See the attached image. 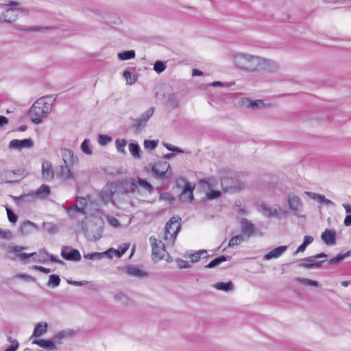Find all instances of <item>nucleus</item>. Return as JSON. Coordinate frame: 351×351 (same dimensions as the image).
<instances>
[{
  "instance_id": "obj_42",
  "label": "nucleus",
  "mask_w": 351,
  "mask_h": 351,
  "mask_svg": "<svg viewBox=\"0 0 351 351\" xmlns=\"http://www.w3.org/2000/svg\"><path fill=\"white\" fill-rule=\"evenodd\" d=\"M127 145V141L124 138H118L116 140V147L117 151L121 153H125V147Z\"/></svg>"
},
{
  "instance_id": "obj_9",
  "label": "nucleus",
  "mask_w": 351,
  "mask_h": 351,
  "mask_svg": "<svg viewBox=\"0 0 351 351\" xmlns=\"http://www.w3.org/2000/svg\"><path fill=\"white\" fill-rule=\"evenodd\" d=\"M180 183L184 184V186L183 191L180 196V199L182 202H191L193 199V189L194 186H193L190 182H189L184 178H180L176 180V184L178 186H180Z\"/></svg>"
},
{
  "instance_id": "obj_27",
  "label": "nucleus",
  "mask_w": 351,
  "mask_h": 351,
  "mask_svg": "<svg viewBox=\"0 0 351 351\" xmlns=\"http://www.w3.org/2000/svg\"><path fill=\"white\" fill-rule=\"evenodd\" d=\"M65 210H66L67 214L71 217H75L76 213H80L82 215H86V213L84 207H79L77 204H74L71 206L65 207Z\"/></svg>"
},
{
  "instance_id": "obj_54",
  "label": "nucleus",
  "mask_w": 351,
  "mask_h": 351,
  "mask_svg": "<svg viewBox=\"0 0 351 351\" xmlns=\"http://www.w3.org/2000/svg\"><path fill=\"white\" fill-rule=\"evenodd\" d=\"M221 195V192L219 191H212L206 193V197L208 199H213L219 197Z\"/></svg>"
},
{
  "instance_id": "obj_45",
  "label": "nucleus",
  "mask_w": 351,
  "mask_h": 351,
  "mask_svg": "<svg viewBox=\"0 0 351 351\" xmlns=\"http://www.w3.org/2000/svg\"><path fill=\"white\" fill-rule=\"evenodd\" d=\"M158 145V141L155 140H145L144 147L146 149H154Z\"/></svg>"
},
{
  "instance_id": "obj_20",
  "label": "nucleus",
  "mask_w": 351,
  "mask_h": 351,
  "mask_svg": "<svg viewBox=\"0 0 351 351\" xmlns=\"http://www.w3.org/2000/svg\"><path fill=\"white\" fill-rule=\"evenodd\" d=\"M61 154L62 157V160L64 162V165H73L75 160H77V158H75L73 156V152L72 150L63 148L61 149Z\"/></svg>"
},
{
  "instance_id": "obj_50",
  "label": "nucleus",
  "mask_w": 351,
  "mask_h": 351,
  "mask_svg": "<svg viewBox=\"0 0 351 351\" xmlns=\"http://www.w3.org/2000/svg\"><path fill=\"white\" fill-rule=\"evenodd\" d=\"M0 238L10 240L12 238V233L9 230H3L0 228Z\"/></svg>"
},
{
  "instance_id": "obj_43",
  "label": "nucleus",
  "mask_w": 351,
  "mask_h": 351,
  "mask_svg": "<svg viewBox=\"0 0 351 351\" xmlns=\"http://www.w3.org/2000/svg\"><path fill=\"white\" fill-rule=\"evenodd\" d=\"M123 75L125 77L128 83L130 84H132L136 81V77L135 75H132V73L129 71H125Z\"/></svg>"
},
{
  "instance_id": "obj_29",
  "label": "nucleus",
  "mask_w": 351,
  "mask_h": 351,
  "mask_svg": "<svg viewBox=\"0 0 351 351\" xmlns=\"http://www.w3.org/2000/svg\"><path fill=\"white\" fill-rule=\"evenodd\" d=\"M47 330V324L45 322L38 323L34 328L33 336L40 337L46 333Z\"/></svg>"
},
{
  "instance_id": "obj_53",
  "label": "nucleus",
  "mask_w": 351,
  "mask_h": 351,
  "mask_svg": "<svg viewBox=\"0 0 351 351\" xmlns=\"http://www.w3.org/2000/svg\"><path fill=\"white\" fill-rule=\"evenodd\" d=\"M160 199L169 202H172L174 200V197L167 192L162 193L160 195Z\"/></svg>"
},
{
  "instance_id": "obj_12",
  "label": "nucleus",
  "mask_w": 351,
  "mask_h": 351,
  "mask_svg": "<svg viewBox=\"0 0 351 351\" xmlns=\"http://www.w3.org/2000/svg\"><path fill=\"white\" fill-rule=\"evenodd\" d=\"M116 192V187L113 183L107 184L105 187L103 188L100 197L103 202L106 204L113 201V196Z\"/></svg>"
},
{
  "instance_id": "obj_36",
  "label": "nucleus",
  "mask_w": 351,
  "mask_h": 351,
  "mask_svg": "<svg viewBox=\"0 0 351 351\" xmlns=\"http://www.w3.org/2000/svg\"><path fill=\"white\" fill-rule=\"evenodd\" d=\"M244 241V236L242 234H238L237 236L232 237L228 243V247H232L235 245H238Z\"/></svg>"
},
{
  "instance_id": "obj_38",
  "label": "nucleus",
  "mask_w": 351,
  "mask_h": 351,
  "mask_svg": "<svg viewBox=\"0 0 351 351\" xmlns=\"http://www.w3.org/2000/svg\"><path fill=\"white\" fill-rule=\"evenodd\" d=\"M60 284V278L56 274H51L49 276V279L47 282V286L49 287H56Z\"/></svg>"
},
{
  "instance_id": "obj_32",
  "label": "nucleus",
  "mask_w": 351,
  "mask_h": 351,
  "mask_svg": "<svg viewBox=\"0 0 351 351\" xmlns=\"http://www.w3.org/2000/svg\"><path fill=\"white\" fill-rule=\"evenodd\" d=\"M214 287L218 290L229 291L233 290L234 285L231 281L228 282H220L215 284Z\"/></svg>"
},
{
  "instance_id": "obj_61",
  "label": "nucleus",
  "mask_w": 351,
  "mask_h": 351,
  "mask_svg": "<svg viewBox=\"0 0 351 351\" xmlns=\"http://www.w3.org/2000/svg\"><path fill=\"white\" fill-rule=\"evenodd\" d=\"M42 252H45V254L49 256L50 261L51 262H53V263H60L62 264V261H60V259H58V257L53 256V254H49L47 252V251H45V250H43Z\"/></svg>"
},
{
  "instance_id": "obj_63",
  "label": "nucleus",
  "mask_w": 351,
  "mask_h": 351,
  "mask_svg": "<svg viewBox=\"0 0 351 351\" xmlns=\"http://www.w3.org/2000/svg\"><path fill=\"white\" fill-rule=\"evenodd\" d=\"M313 237L311 236H305L304 238L303 243L306 246L313 241Z\"/></svg>"
},
{
  "instance_id": "obj_31",
  "label": "nucleus",
  "mask_w": 351,
  "mask_h": 351,
  "mask_svg": "<svg viewBox=\"0 0 351 351\" xmlns=\"http://www.w3.org/2000/svg\"><path fill=\"white\" fill-rule=\"evenodd\" d=\"M351 256V250H348L346 253L339 254L337 256L330 258L328 261L329 264L331 265H337L341 261H342L344 258L349 257Z\"/></svg>"
},
{
  "instance_id": "obj_7",
  "label": "nucleus",
  "mask_w": 351,
  "mask_h": 351,
  "mask_svg": "<svg viewBox=\"0 0 351 351\" xmlns=\"http://www.w3.org/2000/svg\"><path fill=\"white\" fill-rule=\"evenodd\" d=\"M149 241L152 248L153 259H162L167 253L163 242L156 239L154 236L149 237Z\"/></svg>"
},
{
  "instance_id": "obj_16",
  "label": "nucleus",
  "mask_w": 351,
  "mask_h": 351,
  "mask_svg": "<svg viewBox=\"0 0 351 351\" xmlns=\"http://www.w3.org/2000/svg\"><path fill=\"white\" fill-rule=\"evenodd\" d=\"M10 251L15 254L16 258L20 259L24 263L29 261L28 254L22 252L23 250H26L27 247L21 245H10Z\"/></svg>"
},
{
  "instance_id": "obj_26",
  "label": "nucleus",
  "mask_w": 351,
  "mask_h": 351,
  "mask_svg": "<svg viewBox=\"0 0 351 351\" xmlns=\"http://www.w3.org/2000/svg\"><path fill=\"white\" fill-rule=\"evenodd\" d=\"M312 199L317 201L318 202L321 204H324L326 206H333L334 203L330 200L326 198V197L324 195L318 194V193H314L311 192H307L306 193Z\"/></svg>"
},
{
  "instance_id": "obj_3",
  "label": "nucleus",
  "mask_w": 351,
  "mask_h": 351,
  "mask_svg": "<svg viewBox=\"0 0 351 351\" xmlns=\"http://www.w3.org/2000/svg\"><path fill=\"white\" fill-rule=\"evenodd\" d=\"M19 3L15 1H11L8 4H2V6H10L3 14V21L12 23L19 16V14H27L28 10L26 8H18Z\"/></svg>"
},
{
  "instance_id": "obj_56",
  "label": "nucleus",
  "mask_w": 351,
  "mask_h": 351,
  "mask_svg": "<svg viewBox=\"0 0 351 351\" xmlns=\"http://www.w3.org/2000/svg\"><path fill=\"white\" fill-rule=\"evenodd\" d=\"M16 278L23 279L26 281H36V279L34 277H32L25 274H19L16 275Z\"/></svg>"
},
{
  "instance_id": "obj_39",
  "label": "nucleus",
  "mask_w": 351,
  "mask_h": 351,
  "mask_svg": "<svg viewBox=\"0 0 351 351\" xmlns=\"http://www.w3.org/2000/svg\"><path fill=\"white\" fill-rule=\"evenodd\" d=\"M135 56V52L133 50L126 51L118 54V57L121 60H130Z\"/></svg>"
},
{
  "instance_id": "obj_8",
  "label": "nucleus",
  "mask_w": 351,
  "mask_h": 351,
  "mask_svg": "<svg viewBox=\"0 0 351 351\" xmlns=\"http://www.w3.org/2000/svg\"><path fill=\"white\" fill-rule=\"evenodd\" d=\"M138 186L143 189L145 191L152 193L154 190L152 185L148 182L145 179L137 178V179L132 178L131 183L128 192L131 193H139Z\"/></svg>"
},
{
  "instance_id": "obj_60",
  "label": "nucleus",
  "mask_w": 351,
  "mask_h": 351,
  "mask_svg": "<svg viewBox=\"0 0 351 351\" xmlns=\"http://www.w3.org/2000/svg\"><path fill=\"white\" fill-rule=\"evenodd\" d=\"M108 223L112 226L113 227H119L120 226V223L119 220L114 217H108Z\"/></svg>"
},
{
  "instance_id": "obj_2",
  "label": "nucleus",
  "mask_w": 351,
  "mask_h": 351,
  "mask_svg": "<svg viewBox=\"0 0 351 351\" xmlns=\"http://www.w3.org/2000/svg\"><path fill=\"white\" fill-rule=\"evenodd\" d=\"M180 217H172L165 227V240L169 241L173 244L181 229Z\"/></svg>"
},
{
  "instance_id": "obj_33",
  "label": "nucleus",
  "mask_w": 351,
  "mask_h": 351,
  "mask_svg": "<svg viewBox=\"0 0 351 351\" xmlns=\"http://www.w3.org/2000/svg\"><path fill=\"white\" fill-rule=\"evenodd\" d=\"M15 171L13 170H6L1 173L0 176L5 182H12L15 178Z\"/></svg>"
},
{
  "instance_id": "obj_14",
  "label": "nucleus",
  "mask_w": 351,
  "mask_h": 351,
  "mask_svg": "<svg viewBox=\"0 0 351 351\" xmlns=\"http://www.w3.org/2000/svg\"><path fill=\"white\" fill-rule=\"evenodd\" d=\"M34 145V142L31 138L23 140L13 139L9 143V148L11 149L21 150L23 149H29Z\"/></svg>"
},
{
  "instance_id": "obj_51",
  "label": "nucleus",
  "mask_w": 351,
  "mask_h": 351,
  "mask_svg": "<svg viewBox=\"0 0 351 351\" xmlns=\"http://www.w3.org/2000/svg\"><path fill=\"white\" fill-rule=\"evenodd\" d=\"M206 253V251H199L198 252L192 254L190 255V259L192 263H196L199 261L201 258V255L202 254Z\"/></svg>"
},
{
  "instance_id": "obj_5",
  "label": "nucleus",
  "mask_w": 351,
  "mask_h": 351,
  "mask_svg": "<svg viewBox=\"0 0 351 351\" xmlns=\"http://www.w3.org/2000/svg\"><path fill=\"white\" fill-rule=\"evenodd\" d=\"M258 56L249 54L239 53L235 56L234 62L237 66L243 69H253L254 66L251 63L258 61Z\"/></svg>"
},
{
  "instance_id": "obj_22",
  "label": "nucleus",
  "mask_w": 351,
  "mask_h": 351,
  "mask_svg": "<svg viewBox=\"0 0 351 351\" xmlns=\"http://www.w3.org/2000/svg\"><path fill=\"white\" fill-rule=\"evenodd\" d=\"M287 249L286 245H281L271 250L269 253L266 254L264 256L265 260H270L280 257Z\"/></svg>"
},
{
  "instance_id": "obj_55",
  "label": "nucleus",
  "mask_w": 351,
  "mask_h": 351,
  "mask_svg": "<svg viewBox=\"0 0 351 351\" xmlns=\"http://www.w3.org/2000/svg\"><path fill=\"white\" fill-rule=\"evenodd\" d=\"M146 122H143L140 118L135 119V122L133 124V128L136 130H140L141 127H144L146 125Z\"/></svg>"
},
{
  "instance_id": "obj_21",
  "label": "nucleus",
  "mask_w": 351,
  "mask_h": 351,
  "mask_svg": "<svg viewBox=\"0 0 351 351\" xmlns=\"http://www.w3.org/2000/svg\"><path fill=\"white\" fill-rule=\"evenodd\" d=\"M36 199H45L51 193L50 188L47 184H42L36 191L33 193Z\"/></svg>"
},
{
  "instance_id": "obj_15",
  "label": "nucleus",
  "mask_w": 351,
  "mask_h": 351,
  "mask_svg": "<svg viewBox=\"0 0 351 351\" xmlns=\"http://www.w3.org/2000/svg\"><path fill=\"white\" fill-rule=\"evenodd\" d=\"M240 223L242 235L250 238L255 234L256 227L251 221L246 218H242Z\"/></svg>"
},
{
  "instance_id": "obj_4",
  "label": "nucleus",
  "mask_w": 351,
  "mask_h": 351,
  "mask_svg": "<svg viewBox=\"0 0 351 351\" xmlns=\"http://www.w3.org/2000/svg\"><path fill=\"white\" fill-rule=\"evenodd\" d=\"M152 171L154 176L160 180L165 177L170 178L172 176L170 164L165 160L156 162L152 167Z\"/></svg>"
},
{
  "instance_id": "obj_49",
  "label": "nucleus",
  "mask_w": 351,
  "mask_h": 351,
  "mask_svg": "<svg viewBox=\"0 0 351 351\" xmlns=\"http://www.w3.org/2000/svg\"><path fill=\"white\" fill-rule=\"evenodd\" d=\"M298 280L305 285L314 287L318 286V282L316 280H313L307 278H298Z\"/></svg>"
},
{
  "instance_id": "obj_46",
  "label": "nucleus",
  "mask_w": 351,
  "mask_h": 351,
  "mask_svg": "<svg viewBox=\"0 0 351 351\" xmlns=\"http://www.w3.org/2000/svg\"><path fill=\"white\" fill-rule=\"evenodd\" d=\"M89 145H90L89 139H85L81 145V149H82V152L86 154H90L92 153V151L89 147Z\"/></svg>"
},
{
  "instance_id": "obj_23",
  "label": "nucleus",
  "mask_w": 351,
  "mask_h": 351,
  "mask_svg": "<svg viewBox=\"0 0 351 351\" xmlns=\"http://www.w3.org/2000/svg\"><path fill=\"white\" fill-rule=\"evenodd\" d=\"M33 344H36L47 350L53 351L56 350V346L51 340L46 339H34L32 341Z\"/></svg>"
},
{
  "instance_id": "obj_44",
  "label": "nucleus",
  "mask_w": 351,
  "mask_h": 351,
  "mask_svg": "<svg viewBox=\"0 0 351 351\" xmlns=\"http://www.w3.org/2000/svg\"><path fill=\"white\" fill-rule=\"evenodd\" d=\"M166 69V65L164 62L161 61H156L154 66V71L158 73H160L163 72Z\"/></svg>"
},
{
  "instance_id": "obj_57",
  "label": "nucleus",
  "mask_w": 351,
  "mask_h": 351,
  "mask_svg": "<svg viewBox=\"0 0 351 351\" xmlns=\"http://www.w3.org/2000/svg\"><path fill=\"white\" fill-rule=\"evenodd\" d=\"M111 141V138L107 135H99V142L101 145H106Z\"/></svg>"
},
{
  "instance_id": "obj_19",
  "label": "nucleus",
  "mask_w": 351,
  "mask_h": 351,
  "mask_svg": "<svg viewBox=\"0 0 351 351\" xmlns=\"http://www.w3.org/2000/svg\"><path fill=\"white\" fill-rule=\"evenodd\" d=\"M322 239L328 245H333L336 243V232L334 230L326 229L321 235Z\"/></svg>"
},
{
  "instance_id": "obj_58",
  "label": "nucleus",
  "mask_w": 351,
  "mask_h": 351,
  "mask_svg": "<svg viewBox=\"0 0 351 351\" xmlns=\"http://www.w3.org/2000/svg\"><path fill=\"white\" fill-rule=\"evenodd\" d=\"M264 106V103L261 100H256V101H250V106L252 108H259Z\"/></svg>"
},
{
  "instance_id": "obj_41",
  "label": "nucleus",
  "mask_w": 351,
  "mask_h": 351,
  "mask_svg": "<svg viewBox=\"0 0 351 351\" xmlns=\"http://www.w3.org/2000/svg\"><path fill=\"white\" fill-rule=\"evenodd\" d=\"M154 112V108L151 107L147 110H146L144 113H143L139 117L143 122H147L148 120L152 117Z\"/></svg>"
},
{
  "instance_id": "obj_62",
  "label": "nucleus",
  "mask_w": 351,
  "mask_h": 351,
  "mask_svg": "<svg viewBox=\"0 0 351 351\" xmlns=\"http://www.w3.org/2000/svg\"><path fill=\"white\" fill-rule=\"evenodd\" d=\"M178 264L180 268H188L190 267V264L188 261L184 260H178Z\"/></svg>"
},
{
  "instance_id": "obj_48",
  "label": "nucleus",
  "mask_w": 351,
  "mask_h": 351,
  "mask_svg": "<svg viewBox=\"0 0 351 351\" xmlns=\"http://www.w3.org/2000/svg\"><path fill=\"white\" fill-rule=\"evenodd\" d=\"M8 218L10 222L15 223L17 221V215L9 208H6Z\"/></svg>"
},
{
  "instance_id": "obj_18",
  "label": "nucleus",
  "mask_w": 351,
  "mask_h": 351,
  "mask_svg": "<svg viewBox=\"0 0 351 351\" xmlns=\"http://www.w3.org/2000/svg\"><path fill=\"white\" fill-rule=\"evenodd\" d=\"M36 230H38V226L36 223L26 220L21 225L19 232L22 235H28L33 233Z\"/></svg>"
},
{
  "instance_id": "obj_35",
  "label": "nucleus",
  "mask_w": 351,
  "mask_h": 351,
  "mask_svg": "<svg viewBox=\"0 0 351 351\" xmlns=\"http://www.w3.org/2000/svg\"><path fill=\"white\" fill-rule=\"evenodd\" d=\"M126 272L128 275L132 276L143 277L146 276V274L143 272L142 270L133 266H129L127 268Z\"/></svg>"
},
{
  "instance_id": "obj_11",
  "label": "nucleus",
  "mask_w": 351,
  "mask_h": 351,
  "mask_svg": "<svg viewBox=\"0 0 351 351\" xmlns=\"http://www.w3.org/2000/svg\"><path fill=\"white\" fill-rule=\"evenodd\" d=\"M287 202L289 209L295 216L298 217H304L300 214L302 208V203L298 196L289 194L287 197Z\"/></svg>"
},
{
  "instance_id": "obj_1",
  "label": "nucleus",
  "mask_w": 351,
  "mask_h": 351,
  "mask_svg": "<svg viewBox=\"0 0 351 351\" xmlns=\"http://www.w3.org/2000/svg\"><path fill=\"white\" fill-rule=\"evenodd\" d=\"M51 111V105L45 101V97L36 100L29 110V117L35 124H39Z\"/></svg>"
},
{
  "instance_id": "obj_34",
  "label": "nucleus",
  "mask_w": 351,
  "mask_h": 351,
  "mask_svg": "<svg viewBox=\"0 0 351 351\" xmlns=\"http://www.w3.org/2000/svg\"><path fill=\"white\" fill-rule=\"evenodd\" d=\"M228 258H230L229 256H226L224 255H221L219 257L215 258L213 261H211L206 266V268H213L216 266L219 265L223 262L226 261Z\"/></svg>"
},
{
  "instance_id": "obj_64",
  "label": "nucleus",
  "mask_w": 351,
  "mask_h": 351,
  "mask_svg": "<svg viewBox=\"0 0 351 351\" xmlns=\"http://www.w3.org/2000/svg\"><path fill=\"white\" fill-rule=\"evenodd\" d=\"M343 223L346 226H351V215H348L346 217Z\"/></svg>"
},
{
  "instance_id": "obj_25",
  "label": "nucleus",
  "mask_w": 351,
  "mask_h": 351,
  "mask_svg": "<svg viewBox=\"0 0 351 351\" xmlns=\"http://www.w3.org/2000/svg\"><path fill=\"white\" fill-rule=\"evenodd\" d=\"M35 200V195L33 193L23 194L15 198V202L21 205L33 203Z\"/></svg>"
},
{
  "instance_id": "obj_10",
  "label": "nucleus",
  "mask_w": 351,
  "mask_h": 351,
  "mask_svg": "<svg viewBox=\"0 0 351 351\" xmlns=\"http://www.w3.org/2000/svg\"><path fill=\"white\" fill-rule=\"evenodd\" d=\"M327 255L324 253H319L315 256H311L302 259V263L300 264L301 267H305V268H319L321 267L322 263L324 261H316V258H326Z\"/></svg>"
},
{
  "instance_id": "obj_28",
  "label": "nucleus",
  "mask_w": 351,
  "mask_h": 351,
  "mask_svg": "<svg viewBox=\"0 0 351 351\" xmlns=\"http://www.w3.org/2000/svg\"><path fill=\"white\" fill-rule=\"evenodd\" d=\"M260 210L267 217H276L278 214V211L277 209H273L271 207L267 206L265 204H263L260 206Z\"/></svg>"
},
{
  "instance_id": "obj_59",
  "label": "nucleus",
  "mask_w": 351,
  "mask_h": 351,
  "mask_svg": "<svg viewBox=\"0 0 351 351\" xmlns=\"http://www.w3.org/2000/svg\"><path fill=\"white\" fill-rule=\"evenodd\" d=\"M32 269L40 271L44 274H49L51 271V270L49 268H45L43 266H38V265H33L32 267Z\"/></svg>"
},
{
  "instance_id": "obj_6",
  "label": "nucleus",
  "mask_w": 351,
  "mask_h": 351,
  "mask_svg": "<svg viewBox=\"0 0 351 351\" xmlns=\"http://www.w3.org/2000/svg\"><path fill=\"white\" fill-rule=\"evenodd\" d=\"M221 184L225 191H238L245 186L243 182L239 181L234 177H223L221 180Z\"/></svg>"
},
{
  "instance_id": "obj_30",
  "label": "nucleus",
  "mask_w": 351,
  "mask_h": 351,
  "mask_svg": "<svg viewBox=\"0 0 351 351\" xmlns=\"http://www.w3.org/2000/svg\"><path fill=\"white\" fill-rule=\"evenodd\" d=\"M167 106L171 109H176L179 106L178 98L174 93L167 96Z\"/></svg>"
},
{
  "instance_id": "obj_13",
  "label": "nucleus",
  "mask_w": 351,
  "mask_h": 351,
  "mask_svg": "<svg viewBox=\"0 0 351 351\" xmlns=\"http://www.w3.org/2000/svg\"><path fill=\"white\" fill-rule=\"evenodd\" d=\"M61 256L67 261H79L81 260L79 250L69 246H64L62 248Z\"/></svg>"
},
{
  "instance_id": "obj_37",
  "label": "nucleus",
  "mask_w": 351,
  "mask_h": 351,
  "mask_svg": "<svg viewBox=\"0 0 351 351\" xmlns=\"http://www.w3.org/2000/svg\"><path fill=\"white\" fill-rule=\"evenodd\" d=\"M129 150L134 158H140V147L137 143H132L129 145Z\"/></svg>"
},
{
  "instance_id": "obj_24",
  "label": "nucleus",
  "mask_w": 351,
  "mask_h": 351,
  "mask_svg": "<svg viewBox=\"0 0 351 351\" xmlns=\"http://www.w3.org/2000/svg\"><path fill=\"white\" fill-rule=\"evenodd\" d=\"M69 166L64 165L60 167V171L58 173L59 178L65 180L74 178V175L71 171Z\"/></svg>"
},
{
  "instance_id": "obj_52",
  "label": "nucleus",
  "mask_w": 351,
  "mask_h": 351,
  "mask_svg": "<svg viewBox=\"0 0 351 351\" xmlns=\"http://www.w3.org/2000/svg\"><path fill=\"white\" fill-rule=\"evenodd\" d=\"M129 247V244H124L123 246H119L117 250H116V253L118 257H121L122 255L125 254V252L128 250Z\"/></svg>"
},
{
  "instance_id": "obj_17",
  "label": "nucleus",
  "mask_w": 351,
  "mask_h": 351,
  "mask_svg": "<svg viewBox=\"0 0 351 351\" xmlns=\"http://www.w3.org/2000/svg\"><path fill=\"white\" fill-rule=\"evenodd\" d=\"M42 176L45 180H51L54 176V171L51 162L45 160L42 163Z\"/></svg>"
},
{
  "instance_id": "obj_40",
  "label": "nucleus",
  "mask_w": 351,
  "mask_h": 351,
  "mask_svg": "<svg viewBox=\"0 0 351 351\" xmlns=\"http://www.w3.org/2000/svg\"><path fill=\"white\" fill-rule=\"evenodd\" d=\"M109 251L110 250L106 251L104 253H100V252L88 253V254H84V257L88 260H94V259L99 260L104 256V255L105 254H107Z\"/></svg>"
},
{
  "instance_id": "obj_47",
  "label": "nucleus",
  "mask_w": 351,
  "mask_h": 351,
  "mask_svg": "<svg viewBox=\"0 0 351 351\" xmlns=\"http://www.w3.org/2000/svg\"><path fill=\"white\" fill-rule=\"evenodd\" d=\"M8 340L11 343V345L7 348L5 351H16L19 348L18 341L16 339H12L11 337H9Z\"/></svg>"
}]
</instances>
